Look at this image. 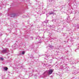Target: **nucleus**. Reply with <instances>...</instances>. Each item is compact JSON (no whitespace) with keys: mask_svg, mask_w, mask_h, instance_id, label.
<instances>
[{"mask_svg":"<svg viewBox=\"0 0 79 79\" xmlns=\"http://www.w3.org/2000/svg\"><path fill=\"white\" fill-rule=\"evenodd\" d=\"M9 52L8 50V48H6L5 49H3L2 51H1V53H8Z\"/></svg>","mask_w":79,"mask_h":79,"instance_id":"f257e3e1","label":"nucleus"},{"mask_svg":"<svg viewBox=\"0 0 79 79\" xmlns=\"http://www.w3.org/2000/svg\"><path fill=\"white\" fill-rule=\"evenodd\" d=\"M53 69H50L48 73V74H51L52 73H53Z\"/></svg>","mask_w":79,"mask_h":79,"instance_id":"f03ea898","label":"nucleus"},{"mask_svg":"<svg viewBox=\"0 0 79 79\" xmlns=\"http://www.w3.org/2000/svg\"><path fill=\"white\" fill-rule=\"evenodd\" d=\"M55 15V14H54V12H49L48 13V15Z\"/></svg>","mask_w":79,"mask_h":79,"instance_id":"7ed1b4c3","label":"nucleus"},{"mask_svg":"<svg viewBox=\"0 0 79 79\" xmlns=\"http://www.w3.org/2000/svg\"><path fill=\"white\" fill-rule=\"evenodd\" d=\"M4 69L5 71H7L8 69V68L7 67L4 68Z\"/></svg>","mask_w":79,"mask_h":79,"instance_id":"20e7f679","label":"nucleus"},{"mask_svg":"<svg viewBox=\"0 0 79 79\" xmlns=\"http://www.w3.org/2000/svg\"><path fill=\"white\" fill-rule=\"evenodd\" d=\"M0 59H1V60H2V61H3V60H4L3 57L0 58Z\"/></svg>","mask_w":79,"mask_h":79,"instance_id":"39448f33","label":"nucleus"},{"mask_svg":"<svg viewBox=\"0 0 79 79\" xmlns=\"http://www.w3.org/2000/svg\"><path fill=\"white\" fill-rule=\"evenodd\" d=\"M49 47L50 48H52V47H53V46H52V45H49Z\"/></svg>","mask_w":79,"mask_h":79,"instance_id":"423d86ee","label":"nucleus"},{"mask_svg":"<svg viewBox=\"0 0 79 79\" xmlns=\"http://www.w3.org/2000/svg\"><path fill=\"white\" fill-rule=\"evenodd\" d=\"M24 53H25V52H23L22 53V55H24Z\"/></svg>","mask_w":79,"mask_h":79,"instance_id":"0eeeda50","label":"nucleus"},{"mask_svg":"<svg viewBox=\"0 0 79 79\" xmlns=\"http://www.w3.org/2000/svg\"><path fill=\"white\" fill-rule=\"evenodd\" d=\"M33 39V37H31V40H32Z\"/></svg>","mask_w":79,"mask_h":79,"instance_id":"6e6552de","label":"nucleus"},{"mask_svg":"<svg viewBox=\"0 0 79 79\" xmlns=\"http://www.w3.org/2000/svg\"><path fill=\"white\" fill-rule=\"evenodd\" d=\"M52 27H50V29H52Z\"/></svg>","mask_w":79,"mask_h":79,"instance_id":"1a4fd4ad","label":"nucleus"},{"mask_svg":"<svg viewBox=\"0 0 79 79\" xmlns=\"http://www.w3.org/2000/svg\"><path fill=\"white\" fill-rule=\"evenodd\" d=\"M47 73V72H44V74H45V73Z\"/></svg>","mask_w":79,"mask_h":79,"instance_id":"9d476101","label":"nucleus"},{"mask_svg":"<svg viewBox=\"0 0 79 79\" xmlns=\"http://www.w3.org/2000/svg\"><path fill=\"white\" fill-rule=\"evenodd\" d=\"M48 55H47V56H48H48H48Z\"/></svg>","mask_w":79,"mask_h":79,"instance_id":"9b49d317","label":"nucleus"}]
</instances>
